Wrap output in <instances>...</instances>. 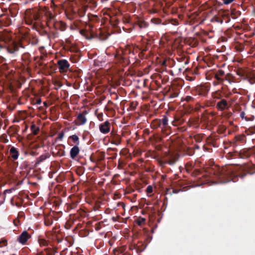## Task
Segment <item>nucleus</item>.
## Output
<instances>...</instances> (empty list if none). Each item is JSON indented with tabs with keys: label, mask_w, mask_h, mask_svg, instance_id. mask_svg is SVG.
<instances>
[{
	"label": "nucleus",
	"mask_w": 255,
	"mask_h": 255,
	"mask_svg": "<svg viewBox=\"0 0 255 255\" xmlns=\"http://www.w3.org/2000/svg\"><path fill=\"white\" fill-rule=\"evenodd\" d=\"M234 167H238V169L235 172V173H236V174H238L237 175V180H238V177H240L242 178L245 177L247 174L248 173H250L251 174H253L254 173H255V171H254V172H252V173H250V172H248V173H243L242 172H241L240 171V167H239V166H234Z\"/></svg>",
	"instance_id": "obj_20"
},
{
	"label": "nucleus",
	"mask_w": 255,
	"mask_h": 255,
	"mask_svg": "<svg viewBox=\"0 0 255 255\" xmlns=\"http://www.w3.org/2000/svg\"><path fill=\"white\" fill-rule=\"evenodd\" d=\"M175 23H174V25H178V22L177 20H175Z\"/></svg>",
	"instance_id": "obj_61"
},
{
	"label": "nucleus",
	"mask_w": 255,
	"mask_h": 255,
	"mask_svg": "<svg viewBox=\"0 0 255 255\" xmlns=\"http://www.w3.org/2000/svg\"><path fill=\"white\" fill-rule=\"evenodd\" d=\"M11 192V189H9V190H6L4 191V193L5 192Z\"/></svg>",
	"instance_id": "obj_59"
},
{
	"label": "nucleus",
	"mask_w": 255,
	"mask_h": 255,
	"mask_svg": "<svg viewBox=\"0 0 255 255\" xmlns=\"http://www.w3.org/2000/svg\"><path fill=\"white\" fill-rule=\"evenodd\" d=\"M236 100V98L235 97H230V99H229V100L228 101V103H233L234 102H235Z\"/></svg>",
	"instance_id": "obj_46"
},
{
	"label": "nucleus",
	"mask_w": 255,
	"mask_h": 255,
	"mask_svg": "<svg viewBox=\"0 0 255 255\" xmlns=\"http://www.w3.org/2000/svg\"><path fill=\"white\" fill-rule=\"evenodd\" d=\"M159 120L162 127V131L164 132V130H167L169 128L168 125V118L166 116L164 115L162 119H159Z\"/></svg>",
	"instance_id": "obj_17"
},
{
	"label": "nucleus",
	"mask_w": 255,
	"mask_h": 255,
	"mask_svg": "<svg viewBox=\"0 0 255 255\" xmlns=\"http://www.w3.org/2000/svg\"><path fill=\"white\" fill-rule=\"evenodd\" d=\"M64 155H65V151L64 150H63L60 156H64Z\"/></svg>",
	"instance_id": "obj_58"
},
{
	"label": "nucleus",
	"mask_w": 255,
	"mask_h": 255,
	"mask_svg": "<svg viewBox=\"0 0 255 255\" xmlns=\"http://www.w3.org/2000/svg\"><path fill=\"white\" fill-rule=\"evenodd\" d=\"M41 99H38V100H37V101H36V104H38V105H39V104H41Z\"/></svg>",
	"instance_id": "obj_54"
},
{
	"label": "nucleus",
	"mask_w": 255,
	"mask_h": 255,
	"mask_svg": "<svg viewBox=\"0 0 255 255\" xmlns=\"http://www.w3.org/2000/svg\"><path fill=\"white\" fill-rule=\"evenodd\" d=\"M178 70L180 72H181L182 71V68H179Z\"/></svg>",
	"instance_id": "obj_62"
},
{
	"label": "nucleus",
	"mask_w": 255,
	"mask_h": 255,
	"mask_svg": "<svg viewBox=\"0 0 255 255\" xmlns=\"http://www.w3.org/2000/svg\"><path fill=\"white\" fill-rule=\"evenodd\" d=\"M80 32L86 38L88 39L97 38L101 40H105L110 35L105 31L100 29L97 30L96 32H94L92 28H90V31H88L87 30L82 29L80 30Z\"/></svg>",
	"instance_id": "obj_5"
},
{
	"label": "nucleus",
	"mask_w": 255,
	"mask_h": 255,
	"mask_svg": "<svg viewBox=\"0 0 255 255\" xmlns=\"http://www.w3.org/2000/svg\"><path fill=\"white\" fill-rule=\"evenodd\" d=\"M193 99V98L191 96H187L185 98V100L188 102L192 101Z\"/></svg>",
	"instance_id": "obj_50"
},
{
	"label": "nucleus",
	"mask_w": 255,
	"mask_h": 255,
	"mask_svg": "<svg viewBox=\"0 0 255 255\" xmlns=\"http://www.w3.org/2000/svg\"><path fill=\"white\" fill-rule=\"evenodd\" d=\"M69 139L72 140L73 143L75 144V145H79L80 144L79 138L77 135H72L69 137Z\"/></svg>",
	"instance_id": "obj_25"
},
{
	"label": "nucleus",
	"mask_w": 255,
	"mask_h": 255,
	"mask_svg": "<svg viewBox=\"0 0 255 255\" xmlns=\"http://www.w3.org/2000/svg\"><path fill=\"white\" fill-rule=\"evenodd\" d=\"M103 114L102 113H99L97 115V118L98 119V120L99 121H103Z\"/></svg>",
	"instance_id": "obj_44"
},
{
	"label": "nucleus",
	"mask_w": 255,
	"mask_h": 255,
	"mask_svg": "<svg viewBox=\"0 0 255 255\" xmlns=\"http://www.w3.org/2000/svg\"><path fill=\"white\" fill-rule=\"evenodd\" d=\"M210 90V87L205 85H198L193 89L192 94L195 95L205 97L207 95Z\"/></svg>",
	"instance_id": "obj_6"
},
{
	"label": "nucleus",
	"mask_w": 255,
	"mask_h": 255,
	"mask_svg": "<svg viewBox=\"0 0 255 255\" xmlns=\"http://www.w3.org/2000/svg\"><path fill=\"white\" fill-rule=\"evenodd\" d=\"M13 223H14L15 226H18L19 224V220L18 219H16L14 220Z\"/></svg>",
	"instance_id": "obj_48"
},
{
	"label": "nucleus",
	"mask_w": 255,
	"mask_h": 255,
	"mask_svg": "<svg viewBox=\"0 0 255 255\" xmlns=\"http://www.w3.org/2000/svg\"><path fill=\"white\" fill-rule=\"evenodd\" d=\"M87 114V112L85 111L83 113H80L78 114L77 120L75 121V124L78 126L83 125L86 124L87 122V118L85 117V115Z\"/></svg>",
	"instance_id": "obj_15"
},
{
	"label": "nucleus",
	"mask_w": 255,
	"mask_h": 255,
	"mask_svg": "<svg viewBox=\"0 0 255 255\" xmlns=\"http://www.w3.org/2000/svg\"><path fill=\"white\" fill-rule=\"evenodd\" d=\"M223 2L225 4H229L232 3L234 0H223Z\"/></svg>",
	"instance_id": "obj_47"
},
{
	"label": "nucleus",
	"mask_w": 255,
	"mask_h": 255,
	"mask_svg": "<svg viewBox=\"0 0 255 255\" xmlns=\"http://www.w3.org/2000/svg\"><path fill=\"white\" fill-rule=\"evenodd\" d=\"M243 49H244V47H243V46H241V47L240 48L239 50L241 51L243 50Z\"/></svg>",
	"instance_id": "obj_63"
},
{
	"label": "nucleus",
	"mask_w": 255,
	"mask_h": 255,
	"mask_svg": "<svg viewBox=\"0 0 255 255\" xmlns=\"http://www.w3.org/2000/svg\"><path fill=\"white\" fill-rule=\"evenodd\" d=\"M30 129L34 135H37L40 130L39 128L37 127L34 124H32L30 127Z\"/></svg>",
	"instance_id": "obj_26"
},
{
	"label": "nucleus",
	"mask_w": 255,
	"mask_h": 255,
	"mask_svg": "<svg viewBox=\"0 0 255 255\" xmlns=\"http://www.w3.org/2000/svg\"><path fill=\"white\" fill-rule=\"evenodd\" d=\"M240 117L242 119H245V117H247V116H246V113L244 112H242L241 113H240Z\"/></svg>",
	"instance_id": "obj_49"
},
{
	"label": "nucleus",
	"mask_w": 255,
	"mask_h": 255,
	"mask_svg": "<svg viewBox=\"0 0 255 255\" xmlns=\"http://www.w3.org/2000/svg\"><path fill=\"white\" fill-rule=\"evenodd\" d=\"M30 237V235L27 231H24L18 236L17 241L20 244L24 245Z\"/></svg>",
	"instance_id": "obj_14"
},
{
	"label": "nucleus",
	"mask_w": 255,
	"mask_h": 255,
	"mask_svg": "<svg viewBox=\"0 0 255 255\" xmlns=\"http://www.w3.org/2000/svg\"><path fill=\"white\" fill-rule=\"evenodd\" d=\"M78 146L79 145H74L70 150V157L73 159H74L80 152V149Z\"/></svg>",
	"instance_id": "obj_18"
},
{
	"label": "nucleus",
	"mask_w": 255,
	"mask_h": 255,
	"mask_svg": "<svg viewBox=\"0 0 255 255\" xmlns=\"http://www.w3.org/2000/svg\"><path fill=\"white\" fill-rule=\"evenodd\" d=\"M56 252V251L50 248H46L42 251L44 255H54Z\"/></svg>",
	"instance_id": "obj_24"
},
{
	"label": "nucleus",
	"mask_w": 255,
	"mask_h": 255,
	"mask_svg": "<svg viewBox=\"0 0 255 255\" xmlns=\"http://www.w3.org/2000/svg\"><path fill=\"white\" fill-rule=\"evenodd\" d=\"M90 3L92 4V6L94 7L97 6V2L95 0H91Z\"/></svg>",
	"instance_id": "obj_42"
},
{
	"label": "nucleus",
	"mask_w": 255,
	"mask_h": 255,
	"mask_svg": "<svg viewBox=\"0 0 255 255\" xmlns=\"http://www.w3.org/2000/svg\"><path fill=\"white\" fill-rule=\"evenodd\" d=\"M49 157L48 154H42L36 159V164H39L41 162Z\"/></svg>",
	"instance_id": "obj_23"
},
{
	"label": "nucleus",
	"mask_w": 255,
	"mask_h": 255,
	"mask_svg": "<svg viewBox=\"0 0 255 255\" xmlns=\"http://www.w3.org/2000/svg\"><path fill=\"white\" fill-rule=\"evenodd\" d=\"M254 116H250V117L249 118L248 117H245V120L246 121H252L254 120Z\"/></svg>",
	"instance_id": "obj_43"
},
{
	"label": "nucleus",
	"mask_w": 255,
	"mask_h": 255,
	"mask_svg": "<svg viewBox=\"0 0 255 255\" xmlns=\"http://www.w3.org/2000/svg\"><path fill=\"white\" fill-rule=\"evenodd\" d=\"M6 62V59L3 57L0 56V64H4Z\"/></svg>",
	"instance_id": "obj_41"
},
{
	"label": "nucleus",
	"mask_w": 255,
	"mask_h": 255,
	"mask_svg": "<svg viewBox=\"0 0 255 255\" xmlns=\"http://www.w3.org/2000/svg\"><path fill=\"white\" fill-rule=\"evenodd\" d=\"M178 95L179 92L178 90L174 92L172 91L170 94V97L172 98H176L178 97Z\"/></svg>",
	"instance_id": "obj_35"
},
{
	"label": "nucleus",
	"mask_w": 255,
	"mask_h": 255,
	"mask_svg": "<svg viewBox=\"0 0 255 255\" xmlns=\"http://www.w3.org/2000/svg\"><path fill=\"white\" fill-rule=\"evenodd\" d=\"M51 22L54 29L56 30L64 31L66 28V25L65 23L63 22L62 21H57L53 20Z\"/></svg>",
	"instance_id": "obj_13"
},
{
	"label": "nucleus",
	"mask_w": 255,
	"mask_h": 255,
	"mask_svg": "<svg viewBox=\"0 0 255 255\" xmlns=\"http://www.w3.org/2000/svg\"><path fill=\"white\" fill-rule=\"evenodd\" d=\"M7 245V241L5 239H2L0 241V247H5Z\"/></svg>",
	"instance_id": "obj_37"
},
{
	"label": "nucleus",
	"mask_w": 255,
	"mask_h": 255,
	"mask_svg": "<svg viewBox=\"0 0 255 255\" xmlns=\"http://www.w3.org/2000/svg\"><path fill=\"white\" fill-rule=\"evenodd\" d=\"M9 153L13 160H15L18 158L19 156V152L14 146H12L10 148L9 150Z\"/></svg>",
	"instance_id": "obj_19"
},
{
	"label": "nucleus",
	"mask_w": 255,
	"mask_h": 255,
	"mask_svg": "<svg viewBox=\"0 0 255 255\" xmlns=\"http://www.w3.org/2000/svg\"><path fill=\"white\" fill-rule=\"evenodd\" d=\"M186 166L187 168H192L193 167L192 164L191 163H187L186 164Z\"/></svg>",
	"instance_id": "obj_53"
},
{
	"label": "nucleus",
	"mask_w": 255,
	"mask_h": 255,
	"mask_svg": "<svg viewBox=\"0 0 255 255\" xmlns=\"http://www.w3.org/2000/svg\"><path fill=\"white\" fill-rule=\"evenodd\" d=\"M57 64L60 73L67 72L70 67L69 62L65 59L59 60L57 62Z\"/></svg>",
	"instance_id": "obj_10"
},
{
	"label": "nucleus",
	"mask_w": 255,
	"mask_h": 255,
	"mask_svg": "<svg viewBox=\"0 0 255 255\" xmlns=\"http://www.w3.org/2000/svg\"><path fill=\"white\" fill-rule=\"evenodd\" d=\"M109 140L112 144L119 145L121 143V137L116 130L113 129L110 132Z\"/></svg>",
	"instance_id": "obj_8"
},
{
	"label": "nucleus",
	"mask_w": 255,
	"mask_h": 255,
	"mask_svg": "<svg viewBox=\"0 0 255 255\" xmlns=\"http://www.w3.org/2000/svg\"><path fill=\"white\" fill-rule=\"evenodd\" d=\"M216 96H215L214 97L215 99H220V100H221V99H224L223 98V93L219 92L217 91V92H216Z\"/></svg>",
	"instance_id": "obj_33"
},
{
	"label": "nucleus",
	"mask_w": 255,
	"mask_h": 255,
	"mask_svg": "<svg viewBox=\"0 0 255 255\" xmlns=\"http://www.w3.org/2000/svg\"><path fill=\"white\" fill-rule=\"evenodd\" d=\"M188 63H189V60H188V59H186L185 60V61H184V64L186 65V64H188Z\"/></svg>",
	"instance_id": "obj_56"
},
{
	"label": "nucleus",
	"mask_w": 255,
	"mask_h": 255,
	"mask_svg": "<svg viewBox=\"0 0 255 255\" xmlns=\"http://www.w3.org/2000/svg\"><path fill=\"white\" fill-rule=\"evenodd\" d=\"M184 123V120L180 118H176L174 121L172 122V125L174 126H178L181 125Z\"/></svg>",
	"instance_id": "obj_28"
},
{
	"label": "nucleus",
	"mask_w": 255,
	"mask_h": 255,
	"mask_svg": "<svg viewBox=\"0 0 255 255\" xmlns=\"http://www.w3.org/2000/svg\"><path fill=\"white\" fill-rule=\"evenodd\" d=\"M203 135L201 134H196L194 136V139L197 142H200L202 140Z\"/></svg>",
	"instance_id": "obj_32"
},
{
	"label": "nucleus",
	"mask_w": 255,
	"mask_h": 255,
	"mask_svg": "<svg viewBox=\"0 0 255 255\" xmlns=\"http://www.w3.org/2000/svg\"><path fill=\"white\" fill-rule=\"evenodd\" d=\"M57 241L58 243L62 242V240L61 239L57 238Z\"/></svg>",
	"instance_id": "obj_57"
},
{
	"label": "nucleus",
	"mask_w": 255,
	"mask_h": 255,
	"mask_svg": "<svg viewBox=\"0 0 255 255\" xmlns=\"http://www.w3.org/2000/svg\"><path fill=\"white\" fill-rule=\"evenodd\" d=\"M145 222V219L143 218H140L137 220V224L139 226H141Z\"/></svg>",
	"instance_id": "obj_36"
},
{
	"label": "nucleus",
	"mask_w": 255,
	"mask_h": 255,
	"mask_svg": "<svg viewBox=\"0 0 255 255\" xmlns=\"http://www.w3.org/2000/svg\"><path fill=\"white\" fill-rule=\"evenodd\" d=\"M238 167L233 165L220 167L217 165H213L207 167L205 170V174L203 176L208 178L207 181L213 183H225L232 181H237V175L235 172Z\"/></svg>",
	"instance_id": "obj_1"
},
{
	"label": "nucleus",
	"mask_w": 255,
	"mask_h": 255,
	"mask_svg": "<svg viewBox=\"0 0 255 255\" xmlns=\"http://www.w3.org/2000/svg\"><path fill=\"white\" fill-rule=\"evenodd\" d=\"M214 78L219 84L223 83L225 80H227L231 83L230 80L225 75L224 71L221 69H219L214 73Z\"/></svg>",
	"instance_id": "obj_9"
},
{
	"label": "nucleus",
	"mask_w": 255,
	"mask_h": 255,
	"mask_svg": "<svg viewBox=\"0 0 255 255\" xmlns=\"http://www.w3.org/2000/svg\"><path fill=\"white\" fill-rule=\"evenodd\" d=\"M53 223V220L51 217H46L44 219V224L46 226H50Z\"/></svg>",
	"instance_id": "obj_29"
},
{
	"label": "nucleus",
	"mask_w": 255,
	"mask_h": 255,
	"mask_svg": "<svg viewBox=\"0 0 255 255\" xmlns=\"http://www.w3.org/2000/svg\"><path fill=\"white\" fill-rule=\"evenodd\" d=\"M64 135V132L63 131L60 132L58 135L57 138L60 140H62Z\"/></svg>",
	"instance_id": "obj_39"
},
{
	"label": "nucleus",
	"mask_w": 255,
	"mask_h": 255,
	"mask_svg": "<svg viewBox=\"0 0 255 255\" xmlns=\"http://www.w3.org/2000/svg\"><path fill=\"white\" fill-rule=\"evenodd\" d=\"M79 201L77 199L72 200L71 203L68 204V208L70 209H73L76 208L78 205Z\"/></svg>",
	"instance_id": "obj_27"
},
{
	"label": "nucleus",
	"mask_w": 255,
	"mask_h": 255,
	"mask_svg": "<svg viewBox=\"0 0 255 255\" xmlns=\"http://www.w3.org/2000/svg\"><path fill=\"white\" fill-rule=\"evenodd\" d=\"M3 157V155L2 153H0V161H1L2 160Z\"/></svg>",
	"instance_id": "obj_55"
},
{
	"label": "nucleus",
	"mask_w": 255,
	"mask_h": 255,
	"mask_svg": "<svg viewBox=\"0 0 255 255\" xmlns=\"http://www.w3.org/2000/svg\"><path fill=\"white\" fill-rule=\"evenodd\" d=\"M99 20V18L97 15L89 13L87 16V20L86 21V24L89 25L90 28H92L93 25L92 23L98 21Z\"/></svg>",
	"instance_id": "obj_16"
},
{
	"label": "nucleus",
	"mask_w": 255,
	"mask_h": 255,
	"mask_svg": "<svg viewBox=\"0 0 255 255\" xmlns=\"http://www.w3.org/2000/svg\"><path fill=\"white\" fill-rule=\"evenodd\" d=\"M137 103H135L133 102H131L130 103V107L131 108H132V109H134L136 107V106H137Z\"/></svg>",
	"instance_id": "obj_45"
},
{
	"label": "nucleus",
	"mask_w": 255,
	"mask_h": 255,
	"mask_svg": "<svg viewBox=\"0 0 255 255\" xmlns=\"http://www.w3.org/2000/svg\"><path fill=\"white\" fill-rule=\"evenodd\" d=\"M99 128L101 133L103 134H107L111 130V123L108 121H106L104 123L99 125Z\"/></svg>",
	"instance_id": "obj_11"
},
{
	"label": "nucleus",
	"mask_w": 255,
	"mask_h": 255,
	"mask_svg": "<svg viewBox=\"0 0 255 255\" xmlns=\"http://www.w3.org/2000/svg\"><path fill=\"white\" fill-rule=\"evenodd\" d=\"M194 172H195L196 175H198L200 174V171L199 169H195Z\"/></svg>",
	"instance_id": "obj_52"
},
{
	"label": "nucleus",
	"mask_w": 255,
	"mask_h": 255,
	"mask_svg": "<svg viewBox=\"0 0 255 255\" xmlns=\"http://www.w3.org/2000/svg\"><path fill=\"white\" fill-rule=\"evenodd\" d=\"M9 89L11 93H13L14 92V88L11 85L9 86Z\"/></svg>",
	"instance_id": "obj_51"
},
{
	"label": "nucleus",
	"mask_w": 255,
	"mask_h": 255,
	"mask_svg": "<svg viewBox=\"0 0 255 255\" xmlns=\"http://www.w3.org/2000/svg\"><path fill=\"white\" fill-rule=\"evenodd\" d=\"M38 243L40 246H47L48 245V242L44 239H39Z\"/></svg>",
	"instance_id": "obj_30"
},
{
	"label": "nucleus",
	"mask_w": 255,
	"mask_h": 255,
	"mask_svg": "<svg viewBox=\"0 0 255 255\" xmlns=\"http://www.w3.org/2000/svg\"><path fill=\"white\" fill-rule=\"evenodd\" d=\"M151 127L152 128H160L162 129L159 119H155L152 121L151 124Z\"/></svg>",
	"instance_id": "obj_22"
},
{
	"label": "nucleus",
	"mask_w": 255,
	"mask_h": 255,
	"mask_svg": "<svg viewBox=\"0 0 255 255\" xmlns=\"http://www.w3.org/2000/svg\"><path fill=\"white\" fill-rule=\"evenodd\" d=\"M41 11L37 9H27L25 12V22L28 25H35L41 21Z\"/></svg>",
	"instance_id": "obj_4"
},
{
	"label": "nucleus",
	"mask_w": 255,
	"mask_h": 255,
	"mask_svg": "<svg viewBox=\"0 0 255 255\" xmlns=\"http://www.w3.org/2000/svg\"><path fill=\"white\" fill-rule=\"evenodd\" d=\"M87 9V6H84L82 8V9L79 11V15L80 17H84L86 14V10Z\"/></svg>",
	"instance_id": "obj_31"
},
{
	"label": "nucleus",
	"mask_w": 255,
	"mask_h": 255,
	"mask_svg": "<svg viewBox=\"0 0 255 255\" xmlns=\"http://www.w3.org/2000/svg\"><path fill=\"white\" fill-rule=\"evenodd\" d=\"M153 158L156 160L161 167H164L166 164L173 165L179 158L178 154H171L168 152H165L162 156L158 154H154Z\"/></svg>",
	"instance_id": "obj_3"
},
{
	"label": "nucleus",
	"mask_w": 255,
	"mask_h": 255,
	"mask_svg": "<svg viewBox=\"0 0 255 255\" xmlns=\"http://www.w3.org/2000/svg\"><path fill=\"white\" fill-rule=\"evenodd\" d=\"M138 25L140 28H146L147 26V24L144 22L140 21L138 23Z\"/></svg>",
	"instance_id": "obj_38"
},
{
	"label": "nucleus",
	"mask_w": 255,
	"mask_h": 255,
	"mask_svg": "<svg viewBox=\"0 0 255 255\" xmlns=\"http://www.w3.org/2000/svg\"><path fill=\"white\" fill-rule=\"evenodd\" d=\"M223 98H225L226 99H230V98L231 97V96H232V94L231 92H223Z\"/></svg>",
	"instance_id": "obj_34"
},
{
	"label": "nucleus",
	"mask_w": 255,
	"mask_h": 255,
	"mask_svg": "<svg viewBox=\"0 0 255 255\" xmlns=\"http://www.w3.org/2000/svg\"><path fill=\"white\" fill-rule=\"evenodd\" d=\"M25 47L20 41L13 39L8 32L0 31V48L5 51L11 57L17 56L19 51Z\"/></svg>",
	"instance_id": "obj_2"
},
{
	"label": "nucleus",
	"mask_w": 255,
	"mask_h": 255,
	"mask_svg": "<svg viewBox=\"0 0 255 255\" xmlns=\"http://www.w3.org/2000/svg\"><path fill=\"white\" fill-rule=\"evenodd\" d=\"M230 106V105L226 99H221V100L217 102L216 105L217 109L221 111L228 109Z\"/></svg>",
	"instance_id": "obj_12"
},
{
	"label": "nucleus",
	"mask_w": 255,
	"mask_h": 255,
	"mask_svg": "<svg viewBox=\"0 0 255 255\" xmlns=\"http://www.w3.org/2000/svg\"><path fill=\"white\" fill-rule=\"evenodd\" d=\"M135 249L134 248V245L133 246V247H129V249L131 250H132L133 249Z\"/></svg>",
	"instance_id": "obj_60"
},
{
	"label": "nucleus",
	"mask_w": 255,
	"mask_h": 255,
	"mask_svg": "<svg viewBox=\"0 0 255 255\" xmlns=\"http://www.w3.org/2000/svg\"><path fill=\"white\" fill-rule=\"evenodd\" d=\"M63 48L65 50L73 53H77L79 51L78 48L73 43L69 38L65 39V43L63 45Z\"/></svg>",
	"instance_id": "obj_7"
},
{
	"label": "nucleus",
	"mask_w": 255,
	"mask_h": 255,
	"mask_svg": "<svg viewBox=\"0 0 255 255\" xmlns=\"http://www.w3.org/2000/svg\"><path fill=\"white\" fill-rule=\"evenodd\" d=\"M44 255L43 254V253H42V252H41L40 254H38V255Z\"/></svg>",
	"instance_id": "obj_64"
},
{
	"label": "nucleus",
	"mask_w": 255,
	"mask_h": 255,
	"mask_svg": "<svg viewBox=\"0 0 255 255\" xmlns=\"http://www.w3.org/2000/svg\"><path fill=\"white\" fill-rule=\"evenodd\" d=\"M146 246L144 245V244L142 243H139L137 245H134V248L136 250L137 253H139L145 249Z\"/></svg>",
	"instance_id": "obj_21"
},
{
	"label": "nucleus",
	"mask_w": 255,
	"mask_h": 255,
	"mask_svg": "<svg viewBox=\"0 0 255 255\" xmlns=\"http://www.w3.org/2000/svg\"><path fill=\"white\" fill-rule=\"evenodd\" d=\"M146 191L147 193H152L153 191V189H152V186H147Z\"/></svg>",
	"instance_id": "obj_40"
}]
</instances>
